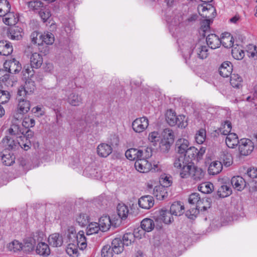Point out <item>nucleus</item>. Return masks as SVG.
<instances>
[{"label": "nucleus", "instance_id": "f257e3e1", "mask_svg": "<svg viewBox=\"0 0 257 257\" xmlns=\"http://www.w3.org/2000/svg\"><path fill=\"white\" fill-rule=\"evenodd\" d=\"M205 172L194 164L189 165L185 167L182 172H180V176L182 178H188L191 177L193 180L200 181L204 179Z\"/></svg>", "mask_w": 257, "mask_h": 257}, {"label": "nucleus", "instance_id": "f03ea898", "mask_svg": "<svg viewBox=\"0 0 257 257\" xmlns=\"http://www.w3.org/2000/svg\"><path fill=\"white\" fill-rule=\"evenodd\" d=\"M123 250L121 239L119 238H114L110 245H104L101 249L102 257H112L114 253L119 254Z\"/></svg>", "mask_w": 257, "mask_h": 257}, {"label": "nucleus", "instance_id": "7ed1b4c3", "mask_svg": "<svg viewBox=\"0 0 257 257\" xmlns=\"http://www.w3.org/2000/svg\"><path fill=\"white\" fill-rule=\"evenodd\" d=\"M166 120L171 126L177 125L178 127H185L186 124L184 122L185 116L184 115L177 116L175 112L172 109H169L166 113Z\"/></svg>", "mask_w": 257, "mask_h": 257}, {"label": "nucleus", "instance_id": "20e7f679", "mask_svg": "<svg viewBox=\"0 0 257 257\" xmlns=\"http://www.w3.org/2000/svg\"><path fill=\"white\" fill-rule=\"evenodd\" d=\"M254 149L253 143L249 139L243 138L240 140L238 150L240 155L247 156L250 154Z\"/></svg>", "mask_w": 257, "mask_h": 257}, {"label": "nucleus", "instance_id": "39448f33", "mask_svg": "<svg viewBox=\"0 0 257 257\" xmlns=\"http://www.w3.org/2000/svg\"><path fill=\"white\" fill-rule=\"evenodd\" d=\"M149 125V120L146 117L136 118L132 123L133 130L138 133L144 131Z\"/></svg>", "mask_w": 257, "mask_h": 257}, {"label": "nucleus", "instance_id": "423d86ee", "mask_svg": "<svg viewBox=\"0 0 257 257\" xmlns=\"http://www.w3.org/2000/svg\"><path fill=\"white\" fill-rule=\"evenodd\" d=\"M196 54L198 58L200 59L206 58L208 56V47L204 45L201 41L196 43L192 50V53Z\"/></svg>", "mask_w": 257, "mask_h": 257}, {"label": "nucleus", "instance_id": "0eeeda50", "mask_svg": "<svg viewBox=\"0 0 257 257\" xmlns=\"http://www.w3.org/2000/svg\"><path fill=\"white\" fill-rule=\"evenodd\" d=\"M4 67L9 73L14 74L18 73L22 69L21 65L15 58L6 60L4 64Z\"/></svg>", "mask_w": 257, "mask_h": 257}, {"label": "nucleus", "instance_id": "6e6552de", "mask_svg": "<svg viewBox=\"0 0 257 257\" xmlns=\"http://www.w3.org/2000/svg\"><path fill=\"white\" fill-rule=\"evenodd\" d=\"M135 167L137 170L141 173H147L152 169V164L148 160L139 159L136 161Z\"/></svg>", "mask_w": 257, "mask_h": 257}, {"label": "nucleus", "instance_id": "1a4fd4ad", "mask_svg": "<svg viewBox=\"0 0 257 257\" xmlns=\"http://www.w3.org/2000/svg\"><path fill=\"white\" fill-rule=\"evenodd\" d=\"M138 204L143 209H149L154 204L153 197L150 195L142 196L138 200Z\"/></svg>", "mask_w": 257, "mask_h": 257}, {"label": "nucleus", "instance_id": "9d476101", "mask_svg": "<svg viewBox=\"0 0 257 257\" xmlns=\"http://www.w3.org/2000/svg\"><path fill=\"white\" fill-rule=\"evenodd\" d=\"M1 159L3 164L7 166H10L15 162V156L9 151L4 150L2 152Z\"/></svg>", "mask_w": 257, "mask_h": 257}, {"label": "nucleus", "instance_id": "9b49d317", "mask_svg": "<svg viewBox=\"0 0 257 257\" xmlns=\"http://www.w3.org/2000/svg\"><path fill=\"white\" fill-rule=\"evenodd\" d=\"M23 29L17 26H13L8 30V37L12 40H19L22 37Z\"/></svg>", "mask_w": 257, "mask_h": 257}, {"label": "nucleus", "instance_id": "f8f14e48", "mask_svg": "<svg viewBox=\"0 0 257 257\" xmlns=\"http://www.w3.org/2000/svg\"><path fill=\"white\" fill-rule=\"evenodd\" d=\"M231 193L232 189L229 185L223 184L218 189L216 194L213 197L215 199L224 198L229 196Z\"/></svg>", "mask_w": 257, "mask_h": 257}, {"label": "nucleus", "instance_id": "ddd939ff", "mask_svg": "<svg viewBox=\"0 0 257 257\" xmlns=\"http://www.w3.org/2000/svg\"><path fill=\"white\" fill-rule=\"evenodd\" d=\"M67 101L72 106H78L82 103L83 98L78 93L73 92L68 96Z\"/></svg>", "mask_w": 257, "mask_h": 257}, {"label": "nucleus", "instance_id": "4468645a", "mask_svg": "<svg viewBox=\"0 0 257 257\" xmlns=\"http://www.w3.org/2000/svg\"><path fill=\"white\" fill-rule=\"evenodd\" d=\"M232 65L229 61L224 62L219 68L220 75L223 77H228L232 74Z\"/></svg>", "mask_w": 257, "mask_h": 257}, {"label": "nucleus", "instance_id": "2eb2a0df", "mask_svg": "<svg viewBox=\"0 0 257 257\" xmlns=\"http://www.w3.org/2000/svg\"><path fill=\"white\" fill-rule=\"evenodd\" d=\"M206 43L208 47L212 49L219 48L220 46V39L214 34H210L207 35Z\"/></svg>", "mask_w": 257, "mask_h": 257}, {"label": "nucleus", "instance_id": "dca6fc26", "mask_svg": "<svg viewBox=\"0 0 257 257\" xmlns=\"http://www.w3.org/2000/svg\"><path fill=\"white\" fill-rule=\"evenodd\" d=\"M189 147V142L185 139H180L176 143V150L180 155H184Z\"/></svg>", "mask_w": 257, "mask_h": 257}, {"label": "nucleus", "instance_id": "f3484780", "mask_svg": "<svg viewBox=\"0 0 257 257\" xmlns=\"http://www.w3.org/2000/svg\"><path fill=\"white\" fill-rule=\"evenodd\" d=\"M198 149L194 147H189L188 150L186 151L185 153L184 154V156L187 160L188 164L192 165L194 163L192 162L193 160H194L196 158L197 159V153Z\"/></svg>", "mask_w": 257, "mask_h": 257}, {"label": "nucleus", "instance_id": "a211bd4d", "mask_svg": "<svg viewBox=\"0 0 257 257\" xmlns=\"http://www.w3.org/2000/svg\"><path fill=\"white\" fill-rule=\"evenodd\" d=\"M30 102L29 101L23 98H18V111L20 114H23L27 113L30 109Z\"/></svg>", "mask_w": 257, "mask_h": 257}, {"label": "nucleus", "instance_id": "6ab92c4d", "mask_svg": "<svg viewBox=\"0 0 257 257\" xmlns=\"http://www.w3.org/2000/svg\"><path fill=\"white\" fill-rule=\"evenodd\" d=\"M48 241L50 245L53 247L61 246L63 243L62 236L57 233L50 235L48 238Z\"/></svg>", "mask_w": 257, "mask_h": 257}, {"label": "nucleus", "instance_id": "aec40b11", "mask_svg": "<svg viewBox=\"0 0 257 257\" xmlns=\"http://www.w3.org/2000/svg\"><path fill=\"white\" fill-rule=\"evenodd\" d=\"M13 51V46L11 43L7 41H0V55L8 56Z\"/></svg>", "mask_w": 257, "mask_h": 257}, {"label": "nucleus", "instance_id": "412c9836", "mask_svg": "<svg viewBox=\"0 0 257 257\" xmlns=\"http://www.w3.org/2000/svg\"><path fill=\"white\" fill-rule=\"evenodd\" d=\"M112 147L107 144L102 143L99 145L97 148L98 155L101 157H106L112 152Z\"/></svg>", "mask_w": 257, "mask_h": 257}, {"label": "nucleus", "instance_id": "4be33fe9", "mask_svg": "<svg viewBox=\"0 0 257 257\" xmlns=\"http://www.w3.org/2000/svg\"><path fill=\"white\" fill-rule=\"evenodd\" d=\"M187 163V160L184 155H179L175 156L173 165L174 167L180 169V172H182L184 168L189 165Z\"/></svg>", "mask_w": 257, "mask_h": 257}, {"label": "nucleus", "instance_id": "5701e85b", "mask_svg": "<svg viewBox=\"0 0 257 257\" xmlns=\"http://www.w3.org/2000/svg\"><path fill=\"white\" fill-rule=\"evenodd\" d=\"M153 195L157 199L162 200L168 196L167 189L164 186H156L153 190Z\"/></svg>", "mask_w": 257, "mask_h": 257}, {"label": "nucleus", "instance_id": "b1692460", "mask_svg": "<svg viewBox=\"0 0 257 257\" xmlns=\"http://www.w3.org/2000/svg\"><path fill=\"white\" fill-rule=\"evenodd\" d=\"M43 60L41 55L38 53H33L30 57V64L32 68L38 69L43 64Z\"/></svg>", "mask_w": 257, "mask_h": 257}, {"label": "nucleus", "instance_id": "393cba45", "mask_svg": "<svg viewBox=\"0 0 257 257\" xmlns=\"http://www.w3.org/2000/svg\"><path fill=\"white\" fill-rule=\"evenodd\" d=\"M3 20L6 25L10 26L15 25L19 21L17 15H15L13 12H10V11L4 15Z\"/></svg>", "mask_w": 257, "mask_h": 257}, {"label": "nucleus", "instance_id": "a878e982", "mask_svg": "<svg viewBox=\"0 0 257 257\" xmlns=\"http://www.w3.org/2000/svg\"><path fill=\"white\" fill-rule=\"evenodd\" d=\"M205 17L208 18L209 19L204 20L201 22V26L199 29V33L203 37H205L206 33L209 32L210 29V25L211 23L212 22L210 19V17L209 16H207L205 15Z\"/></svg>", "mask_w": 257, "mask_h": 257}, {"label": "nucleus", "instance_id": "bb28decb", "mask_svg": "<svg viewBox=\"0 0 257 257\" xmlns=\"http://www.w3.org/2000/svg\"><path fill=\"white\" fill-rule=\"evenodd\" d=\"M231 183L232 186L238 191L242 190L245 187L244 179L239 176L233 177L231 180Z\"/></svg>", "mask_w": 257, "mask_h": 257}, {"label": "nucleus", "instance_id": "cd10ccee", "mask_svg": "<svg viewBox=\"0 0 257 257\" xmlns=\"http://www.w3.org/2000/svg\"><path fill=\"white\" fill-rule=\"evenodd\" d=\"M172 214L175 216H180L184 212V206L181 202H174L170 207Z\"/></svg>", "mask_w": 257, "mask_h": 257}, {"label": "nucleus", "instance_id": "c85d7f7f", "mask_svg": "<svg viewBox=\"0 0 257 257\" xmlns=\"http://www.w3.org/2000/svg\"><path fill=\"white\" fill-rule=\"evenodd\" d=\"M225 143L228 148H234L239 144L237 135L235 133L228 134L225 139Z\"/></svg>", "mask_w": 257, "mask_h": 257}, {"label": "nucleus", "instance_id": "c756f323", "mask_svg": "<svg viewBox=\"0 0 257 257\" xmlns=\"http://www.w3.org/2000/svg\"><path fill=\"white\" fill-rule=\"evenodd\" d=\"M36 252L40 255L47 256L50 253V249L47 243L40 242L36 246Z\"/></svg>", "mask_w": 257, "mask_h": 257}, {"label": "nucleus", "instance_id": "7c9ffc66", "mask_svg": "<svg viewBox=\"0 0 257 257\" xmlns=\"http://www.w3.org/2000/svg\"><path fill=\"white\" fill-rule=\"evenodd\" d=\"M3 143L7 147L5 150L10 151L19 147V142L9 136H6L3 139Z\"/></svg>", "mask_w": 257, "mask_h": 257}, {"label": "nucleus", "instance_id": "2f4dec72", "mask_svg": "<svg viewBox=\"0 0 257 257\" xmlns=\"http://www.w3.org/2000/svg\"><path fill=\"white\" fill-rule=\"evenodd\" d=\"M98 223L101 228V230L103 232L107 231L112 224L110 217L107 215L101 216L99 218Z\"/></svg>", "mask_w": 257, "mask_h": 257}, {"label": "nucleus", "instance_id": "473e14b6", "mask_svg": "<svg viewBox=\"0 0 257 257\" xmlns=\"http://www.w3.org/2000/svg\"><path fill=\"white\" fill-rule=\"evenodd\" d=\"M220 45L222 44L225 48H229L233 47L234 39L229 33L224 34L220 39Z\"/></svg>", "mask_w": 257, "mask_h": 257}, {"label": "nucleus", "instance_id": "72a5a7b5", "mask_svg": "<svg viewBox=\"0 0 257 257\" xmlns=\"http://www.w3.org/2000/svg\"><path fill=\"white\" fill-rule=\"evenodd\" d=\"M222 169V165L220 162L215 161L212 162L208 169L210 175H215L219 173Z\"/></svg>", "mask_w": 257, "mask_h": 257}, {"label": "nucleus", "instance_id": "f704fd0d", "mask_svg": "<svg viewBox=\"0 0 257 257\" xmlns=\"http://www.w3.org/2000/svg\"><path fill=\"white\" fill-rule=\"evenodd\" d=\"M73 242L78 244V247L81 250H83L86 247V238L84 236V232L83 231H80L78 232V236L75 240L73 241Z\"/></svg>", "mask_w": 257, "mask_h": 257}, {"label": "nucleus", "instance_id": "c9c22d12", "mask_svg": "<svg viewBox=\"0 0 257 257\" xmlns=\"http://www.w3.org/2000/svg\"><path fill=\"white\" fill-rule=\"evenodd\" d=\"M211 206V200L209 198H203L198 203L196 210L199 211H206Z\"/></svg>", "mask_w": 257, "mask_h": 257}, {"label": "nucleus", "instance_id": "e433bc0d", "mask_svg": "<svg viewBox=\"0 0 257 257\" xmlns=\"http://www.w3.org/2000/svg\"><path fill=\"white\" fill-rule=\"evenodd\" d=\"M160 217L165 224H170L173 221V214L171 211L166 209H161L159 211Z\"/></svg>", "mask_w": 257, "mask_h": 257}, {"label": "nucleus", "instance_id": "4c0bfd02", "mask_svg": "<svg viewBox=\"0 0 257 257\" xmlns=\"http://www.w3.org/2000/svg\"><path fill=\"white\" fill-rule=\"evenodd\" d=\"M231 128L232 125L231 122L228 120H226L223 124H222L221 126L216 130L215 132L217 133L218 135L220 134L221 135L224 136L227 135V136L228 134H231Z\"/></svg>", "mask_w": 257, "mask_h": 257}, {"label": "nucleus", "instance_id": "58836bf2", "mask_svg": "<svg viewBox=\"0 0 257 257\" xmlns=\"http://www.w3.org/2000/svg\"><path fill=\"white\" fill-rule=\"evenodd\" d=\"M230 83L234 88L239 89L242 86V79L237 74H232L230 76Z\"/></svg>", "mask_w": 257, "mask_h": 257}, {"label": "nucleus", "instance_id": "ea45409f", "mask_svg": "<svg viewBox=\"0 0 257 257\" xmlns=\"http://www.w3.org/2000/svg\"><path fill=\"white\" fill-rule=\"evenodd\" d=\"M141 226L143 230L150 232L154 228L155 224L152 219L146 218L142 221Z\"/></svg>", "mask_w": 257, "mask_h": 257}, {"label": "nucleus", "instance_id": "a19ab883", "mask_svg": "<svg viewBox=\"0 0 257 257\" xmlns=\"http://www.w3.org/2000/svg\"><path fill=\"white\" fill-rule=\"evenodd\" d=\"M198 189L199 191L204 193L209 194L212 192L214 189L213 184L209 182L201 183L198 186Z\"/></svg>", "mask_w": 257, "mask_h": 257}, {"label": "nucleus", "instance_id": "79ce46f5", "mask_svg": "<svg viewBox=\"0 0 257 257\" xmlns=\"http://www.w3.org/2000/svg\"><path fill=\"white\" fill-rule=\"evenodd\" d=\"M117 212L119 217L123 220L127 218L129 210L125 205L119 204L117 207Z\"/></svg>", "mask_w": 257, "mask_h": 257}, {"label": "nucleus", "instance_id": "37998d69", "mask_svg": "<svg viewBox=\"0 0 257 257\" xmlns=\"http://www.w3.org/2000/svg\"><path fill=\"white\" fill-rule=\"evenodd\" d=\"M10 135L18 136L24 134V130L19 124L13 123L8 130Z\"/></svg>", "mask_w": 257, "mask_h": 257}, {"label": "nucleus", "instance_id": "c03bdc74", "mask_svg": "<svg viewBox=\"0 0 257 257\" xmlns=\"http://www.w3.org/2000/svg\"><path fill=\"white\" fill-rule=\"evenodd\" d=\"M89 216L84 213H80L76 217V221L79 225L82 227L85 226L89 223Z\"/></svg>", "mask_w": 257, "mask_h": 257}, {"label": "nucleus", "instance_id": "a18cd8bd", "mask_svg": "<svg viewBox=\"0 0 257 257\" xmlns=\"http://www.w3.org/2000/svg\"><path fill=\"white\" fill-rule=\"evenodd\" d=\"M78 244L74 242H69L66 251L70 256L77 257L78 255Z\"/></svg>", "mask_w": 257, "mask_h": 257}, {"label": "nucleus", "instance_id": "49530a36", "mask_svg": "<svg viewBox=\"0 0 257 257\" xmlns=\"http://www.w3.org/2000/svg\"><path fill=\"white\" fill-rule=\"evenodd\" d=\"M139 159L148 160L152 155V149L150 148H146L139 149Z\"/></svg>", "mask_w": 257, "mask_h": 257}, {"label": "nucleus", "instance_id": "de8ad7c7", "mask_svg": "<svg viewBox=\"0 0 257 257\" xmlns=\"http://www.w3.org/2000/svg\"><path fill=\"white\" fill-rule=\"evenodd\" d=\"M29 7L34 11H38L44 8V4L40 0H33L28 4Z\"/></svg>", "mask_w": 257, "mask_h": 257}, {"label": "nucleus", "instance_id": "09e8293b", "mask_svg": "<svg viewBox=\"0 0 257 257\" xmlns=\"http://www.w3.org/2000/svg\"><path fill=\"white\" fill-rule=\"evenodd\" d=\"M87 227V235H91L92 234L96 233L99 230H101V228L97 222H91L88 223Z\"/></svg>", "mask_w": 257, "mask_h": 257}, {"label": "nucleus", "instance_id": "8fccbe9b", "mask_svg": "<svg viewBox=\"0 0 257 257\" xmlns=\"http://www.w3.org/2000/svg\"><path fill=\"white\" fill-rule=\"evenodd\" d=\"M10 9L11 6L7 0H0V17H4Z\"/></svg>", "mask_w": 257, "mask_h": 257}, {"label": "nucleus", "instance_id": "3c124183", "mask_svg": "<svg viewBox=\"0 0 257 257\" xmlns=\"http://www.w3.org/2000/svg\"><path fill=\"white\" fill-rule=\"evenodd\" d=\"M163 141L173 143L174 141V135L172 130L170 128H165L163 132Z\"/></svg>", "mask_w": 257, "mask_h": 257}, {"label": "nucleus", "instance_id": "603ef678", "mask_svg": "<svg viewBox=\"0 0 257 257\" xmlns=\"http://www.w3.org/2000/svg\"><path fill=\"white\" fill-rule=\"evenodd\" d=\"M135 240V235L133 233L128 232L125 233L122 237V239L121 240L122 244L123 246L124 245L128 246L132 242H133Z\"/></svg>", "mask_w": 257, "mask_h": 257}, {"label": "nucleus", "instance_id": "864d4df0", "mask_svg": "<svg viewBox=\"0 0 257 257\" xmlns=\"http://www.w3.org/2000/svg\"><path fill=\"white\" fill-rule=\"evenodd\" d=\"M206 137V130L203 128H200L196 134L195 140L198 144H202L205 141Z\"/></svg>", "mask_w": 257, "mask_h": 257}, {"label": "nucleus", "instance_id": "5fc2aeb1", "mask_svg": "<svg viewBox=\"0 0 257 257\" xmlns=\"http://www.w3.org/2000/svg\"><path fill=\"white\" fill-rule=\"evenodd\" d=\"M67 231L68 242H73L78 236V233L76 234L75 227L73 226H68Z\"/></svg>", "mask_w": 257, "mask_h": 257}, {"label": "nucleus", "instance_id": "6e6d98bb", "mask_svg": "<svg viewBox=\"0 0 257 257\" xmlns=\"http://www.w3.org/2000/svg\"><path fill=\"white\" fill-rule=\"evenodd\" d=\"M8 248L10 251L16 252L22 250L23 244L18 240H15L8 244Z\"/></svg>", "mask_w": 257, "mask_h": 257}, {"label": "nucleus", "instance_id": "4d7b16f0", "mask_svg": "<svg viewBox=\"0 0 257 257\" xmlns=\"http://www.w3.org/2000/svg\"><path fill=\"white\" fill-rule=\"evenodd\" d=\"M42 42L46 45H52L54 42V37L52 33H44L40 36Z\"/></svg>", "mask_w": 257, "mask_h": 257}, {"label": "nucleus", "instance_id": "13d9d810", "mask_svg": "<svg viewBox=\"0 0 257 257\" xmlns=\"http://www.w3.org/2000/svg\"><path fill=\"white\" fill-rule=\"evenodd\" d=\"M170 176H168L166 174H164L160 176L159 182L161 186L167 188L170 186L172 184V180Z\"/></svg>", "mask_w": 257, "mask_h": 257}, {"label": "nucleus", "instance_id": "bf43d9fd", "mask_svg": "<svg viewBox=\"0 0 257 257\" xmlns=\"http://www.w3.org/2000/svg\"><path fill=\"white\" fill-rule=\"evenodd\" d=\"M231 54L232 56L237 60H241L243 59L244 56V51L240 49L239 48H238L237 46L232 47Z\"/></svg>", "mask_w": 257, "mask_h": 257}, {"label": "nucleus", "instance_id": "052dcab7", "mask_svg": "<svg viewBox=\"0 0 257 257\" xmlns=\"http://www.w3.org/2000/svg\"><path fill=\"white\" fill-rule=\"evenodd\" d=\"M23 87L29 95L32 94L36 89L35 82L31 80H27Z\"/></svg>", "mask_w": 257, "mask_h": 257}, {"label": "nucleus", "instance_id": "680f3d73", "mask_svg": "<svg viewBox=\"0 0 257 257\" xmlns=\"http://www.w3.org/2000/svg\"><path fill=\"white\" fill-rule=\"evenodd\" d=\"M35 125V119L30 116H25L22 122V125L26 128H29L34 126Z\"/></svg>", "mask_w": 257, "mask_h": 257}, {"label": "nucleus", "instance_id": "e2e57ef3", "mask_svg": "<svg viewBox=\"0 0 257 257\" xmlns=\"http://www.w3.org/2000/svg\"><path fill=\"white\" fill-rule=\"evenodd\" d=\"M11 95L9 91L0 89V104L7 103L10 99Z\"/></svg>", "mask_w": 257, "mask_h": 257}, {"label": "nucleus", "instance_id": "0e129e2a", "mask_svg": "<svg viewBox=\"0 0 257 257\" xmlns=\"http://www.w3.org/2000/svg\"><path fill=\"white\" fill-rule=\"evenodd\" d=\"M38 14L44 22H46L51 16L50 11L45 7L38 11Z\"/></svg>", "mask_w": 257, "mask_h": 257}, {"label": "nucleus", "instance_id": "69168bd1", "mask_svg": "<svg viewBox=\"0 0 257 257\" xmlns=\"http://www.w3.org/2000/svg\"><path fill=\"white\" fill-rule=\"evenodd\" d=\"M200 195L198 193H193L190 195L188 198V202L190 204L192 205H196V208L198 205V203L201 200Z\"/></svg>", "mask_w": 257, "mask_h": 257}, {"label": "nucleus", "instance_id": "338daca9", "mask_svg": "<svg viewBox=\"0 0 257 257\" xmlns=\"http://www.w3.org/2000/svg\"><path fill=\"white\" fill-rule=\"evenodd\" d=\"M34 249V245L32 242L30 241H26L24 244H23V248L22 250H23L26 252H30Z\"/></svg>", "mask_w": 257, "mask_h": 257}, {"label": "nucleus", "instance_id": "774afa93", "mask_svg": "<svg viewBox=\"0 0 257 257\" xmlns=\"http://www.w3.org/2000/svg\"><path fill=\"white\" fill-rule=\"evenodd\" d=\"M148 140L152 143H156L159 141V133L157 132H153L149 134Z\"/></svg>", "mask_w": 257, "mask_h": 257}]
</instances>
